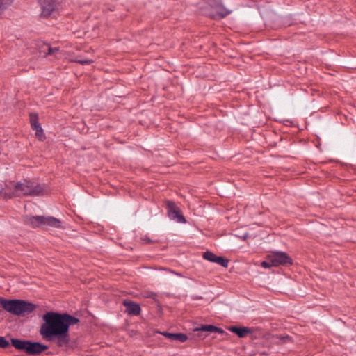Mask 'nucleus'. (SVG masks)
<instances>
[{
  "label": "nucleus",
  "mask_w": 356,
  "mask_h": 356,
  "mask_svg": "<svg viewBox=\"0 0 356 356\" xmlns=\"http://www.w3.org/2000/svg\"><path fill=\"white\" fill-rule=\"evenodd\" d=\"M44 323L40 328V334L47 341L56 340V346L63 349L70 347V325L79 322V319L67 313L48 312L42 316Z\"/></svg>",
  "instance_id": "1"
},
{
  "label": "nucleus",
  "mask_w": 356,
  "mask_h": 356,
  "mask_svg": "<svg viewBox=\"0 0 356 356\" xmlns=\"http://www.w3.org/2000/svg\"><path fill=\"white\" fill-rule=\"evenodd\" d=\"M43 187L34 181L24 179L22 182H18L14 185L12 192L5 193L4 197L12 198L21 196H38L42 193Z\"/></svg>",
  "instance_id": "2"
},
{
  "label": "nucleus",
  "mask_w": 356,
  "mask_h": 356,
  "mask_svg": "<svg viewBox=\"0 0 356 356\" xmlns=\"http://www.w3.org/2000/svg\"><path fill=\"white\" fill-rule=\"evenodd\" d=\"M0 305L3 309L17 316L29 314L35 309V305L26 300L15 299L6 300L0 298Z\"/></svg>",
  "instance_id": "3"
},
{
  "label": "nucleus",
  "mask_w": 356,
  "mask_h": 356,
  "mask_svg": "<svg viewBox=\"0 0 356 356\" xmlns=\"http://www.w3.org/2000/svg\"><path fill=\"white\" fill-rule=\"evenodd\" d=\"M23 222L32 228H38L42 226L58 228L61 224L58 218L44 216H25L23 218Z\"/></svg>",
  "instance_id": "4"
},
{
  "label": "nucleus",
  "mask_w": 356,
  "mask_h": 356,
  "mask_svg": "<svg viewBox=\"0 0 356 356\" xmlns=\"http://www.w3.org/2000/svg\"><path fill=\"white\" fill-rule=\"evenodd\" d=\"M203 13L206 14V16L213 19H220L230 14L231 11L228 10L222 4L215 0L213 11L204 10Z\"/></svg>",
  "instance_id": "5"
},
{
  "label": "nucleus",
  "mask_w": 356,
  "mask_h": 356,
  "mask_svg": "<svg viewBox=\"0 0 356 356\" xmlns=\"http://www.w3.org/2000/svg\"><path fill=\"white\" fill-rule=\"evenodd\" d=\"M270 262L273 266L277 267L280 265H288L292 264V259L284 252H275L269 254Z\"/></svg>",
  "instance_id": "6"
},
{
  "label": "nucleus",
  "mask_w": 356,
  "mask_h": 356,
  "mask_svg": "<svg viewBox=\"0 0 356 356\" xmlns=\"http://www.w3.org/2000/svg\"><path fill=\"white\" fill-rule=\"evenodd\" d=\"M167 209H168V217L173 220H175L179 223H185L186 219L184 216L181 214V211L179 207L176 206L175 202L172 201H168L166 202Z\"/></svg>",
  "instance_id": "7"
},
{
  "label": "nucleus",
  "mask_w": 356,
  "mask_h": 356,
  "mask_svg": "<svg viewBox=\"0 0 356 356\" xmlns=\"http://www.w3.org/2000/svg\"><path fill=\"white\" fill-rule=\"evenodd\" d=\"M40 16L45 18L49 17L58 8L57 0H40Z\"/></svg>",
  "instance_id": "8"
},
{
  "label": "nucleus",
  "mask_w": 356,
  "mask_h": 356,
  "mask_svg": "<svg viewBox=\"0 0 356 356\" xmlns=\"http://www.w3.org/2000/svg\"><path fill=\"white\" fill-rule=\"evenodd\" d=\"M30 123L31 128L35 131L36 137L42 140L44 138L43 129L38 122V115L37 113L30 114Z\"/></svg>",
  "instance_id": "9"
},
{
  "label": "nucleus",
  "mask_w": 356,
  "mask_h": 356,
  "mask_svg": "<svg viewBox=\"0 0 356 356\" xmlns=\"http://www.w3.org/2000/svg\"><path fill=\"white\" fill-rule=\"evenodd\" d=\"M123 305L125 307V312L130 316H138L141 312V307L139 304L130 300H124Z\"/></svg>",
  "instance_id": "10"
},
{
  "label": "nucleus",
  "mask_w": 356,
  "mask_h": 356,
  "mask_svg": "<svg viewBox=\"0 0 356 356\" xmlns=\"http://www.w3.org/2000/svg\"><path fill=\"white\" fill-rule=\"evenodd\" d=\"M203 258L209 261L218 264L223 267L226 268L228 266V264H229L228 259H227L222 257H218V256L216 255L214 253H213L212 252L207 251V252H204Z\"/></svg>",
  "instance_id": "11"
},
{
  "label": "nucleus",
  "mask_w": 356,
  "mask_h": 356,
  "mask_svg": "<svg viewBox=\"0 0 356 356\" xmlns=\"http://www.w3.org/2000/svg\"><path fill=\"white\" fill-rule=\"evenodd\" d=\"M48 349V346L39 342L29 341L27 350L28 355H38Z\"/></svg>",
  "instance_id": "12"
},
{
  "label": "nucleus",
  "mask_w": 356,
  "mask_h": 356,
  "mask_svg": "<svg viewBox=\"0 0 356 356\" xmlns=\"http://www.w3.org/2000/svg\"><path fill=\"white\" fill-rule=\"evenodd\" d=\"M29 340H22L19 339H11V345L18 350L24 351L27 354L29 347Z\"/></svg>",
  "instance_id": "13"
},
{
  "label": "nucleus",
  "mask_w": 356,
  "mask_h": 356,
  "mask_svg": "<svg viewBox=\"0 0 356 356\" xmlns=\"http://www.w3.org/2000/svg\"><path fill=\"white\" fill-rule=\"evenodd\" d=\"M162 335L166 337L172 341H178L181 343L185 342L188 339L186 334L183 333H170L168 332H160Z\"/></svg>",
  "instance_id": "14"
},
{
  "label": "nucleus",
  "mask_w": 356,
  "mask_h": 356,
  "mask_svg": "<svg viewBox=\"0 0 356 356\" xmlns=\"http://www.w3.org/2000/svg\"><path fill=\"white\" fill-rule=\"evenodd\" d=\"M215 0H207V2L202 1L199 3L198 12L200 14L206 15L204 10L213 11Z\"/></svg>",
  "instance_id": "15"
},
{
  "label": "nucleus",
  "mask_w": 356,
  "mask_h": 356,
  "mask_svg": "<svg viewBox=\"0 0 356 356\" xmlns=\"http://www.w3.org/2000/svg\"><path fill=\"white\" fill-rule=\"evenodd\" d=\"M229 330L241 338L245 337L251 332L250 330L246 327L232 326Z\"/></svg>",
  "instance_id": "16"
},
{
  "label": "nucleus",
  "mask_w": 356,
  "mask_h": 356,
  "mask_svg": "<svg viewBox=\"0 0 356 356\" xmlns=\"http://www.w3.org/2000/svg\"><path fill=\"white\" fill-rule=\"evenodd\" d=\"M197 330L203 331V332H218L223 333L224 331L218 327H216L212 325H203L200 328L197 329Z\"/></svg>",
  "instance_id": "17"
},
{
  "label": "nucleus",
  "mask_w": 356,
  "mask_h": 356,
  "mask_svg": "<svg viewBox=\"0 0 356 356\" xmlns=\"http://www.w3.org/2000/svg\"><path fill=\"white\" fill-rule=\"evenodd\" d=\"M14 0H0V15L6 10Z\"/></svg>",
  "instance_id": "18"
},
{
  "label": "nucleus",
  "mask_w": 356,
  "mask_h": 356,
  "mask_svg": "<svg viewBox=\"0 0 356 356\" xmlns=\"http://www.w3.org/2000/svg\"><path fill=\"white\" fill-rule=\"evenodd\" d=\"M47 55H55L57 52L59 51V48L58 47H51L48 45H47Z\"/></svg>",
  "instance_id": "19"
},
{
  "label": "nucleus",
  "mask_w": 356,
  "mask_h": 356,
  "mask_svg": "<svg viewBox=\"0 0 356 356\" xmlns=\"http://www.w3.org/2000/svg\"><path fill=\"white\" fill-rule=\"evenodd\" d=\"M10 345L9 341L4 337H0V348H6Z\"/></svg>",
  "instance_id": "20"
},
{
  "label": "nucleus",
  "mask_w": 356,
  "mask_h": 356,
  "mask_svg": "<svg viewBox=\"0 0 356 356\" xmlns=\"http://www.w3.org/2000/svg\"><path fill=\"white\" fill-rule=\"evenodd\" d=\"M261 266L264 268H269L273 266V265L270 262L269 254L267 256L266 260L261 263Z\"/></svg>",
  "instance_id": "21"
},
{
  "label": "nucleus",
  "mask_w": 356,
  "mask_h": 356,
  "mask_svg": "<svg viewBox=\"0 0 356 356\" xmlns=\"http://www.w3.org/2000/svg\"><path fill=\"white\" fill-rule=\"evenodd\" d=\"M276 338L280 339L282 343H286L291 341V337L289 335L282 336V335H277L276 336Z\"/></svg>",
  "instance_id": "22"
},
{
  "label": "nucleus",
  "mask_w": 356,
  "mask_h": 356,
  "mask_svg": "<svg viewBox=\"0 0 356 356\" xmlns=\"http://www.w3.org/2000/svg\"><path fill=\"white\" fill-rule=\"evenodd\" d=\"M76 62L80 64L83 65H88L92 63V60L88 59H77L76 60Z\"/></svg>",
  "instance_id": "23"
},
{
  "label": "nucleus",
  "mask_w": 356,
  "mask_h": 356,
  "mask_svg": "<svg viewBox=\"0 0 356 356\" xmlns=\"http://www.w3.org/2000/svg\"><path fill=\"white\" fill-rule=\"evenodd\" d=\"M146 297L155 299L156 297V294L155 293L151 292Z\"/></svg>",
  "instance_id": "24"
},
{
  "label": "nucleus",
  "mask_w": 356,
  "mask_h": 356,
  "mask_svg": "<svg viewBox=\"0 0 356 356\" xmlns=\"http://www.w3.org/2000/svg\"><path fill=\"white\" fill-rule=\"evenodd\" d=\"M143 240H144L145 241H146L147 243H151V241H152L150 239H149V238H143Z\"/></svg>",
  "instance_id": "25"
}]
</instances>
